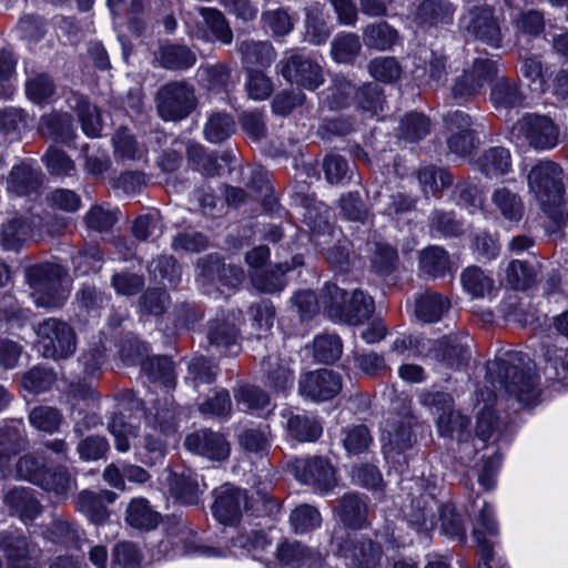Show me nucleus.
<instances>
[{"label": "nucleus", "mask_w": 568, "mask_h": 568, "mask_svg": "<svg viewBox=\"0 0 568 568\" xmlns=\"http://www.w3.org/2000/svg\"><path fill=\"white\" fill-rule=\"evenodd\" d=\"M235 131V122L226 113L212 114L204 128V135L211 143H220L230 138Z\"/></svg>", "instance_id": "bf43d9fd"}, {"label": "nucleus", "mask_w": 568, "mask_h": 568, "mask_svg": "<svg viewBox=\"0 0 568 568\" xmlns=\"http://www.w3.org/2000/svg\"><path fill=\"white\" fill-rule=\"evenodd\" d=\"M343 388V377L338 372L320 368L307 372L298 382L300 394L313 402H326L336 397Z\"/></svg>", "instance_id": "f8f14e48"}, {"label": "nucleus", "mask_w": 568, "mask_h": 568, "mask_svg": "<svg viewBox=\"0 0 568 568\" xmlns=\"http://www.w3.org/2000/svg\"><path fill=\"white\" fill-rule=\"evenodd\" d=\"M168 483L171 494L185 505H196L204 490L201 488L199 475L185 466L171 468Z\"/></svg>", "instance_id": "dca6fc26"}, {"label": "nucleus", "mask_w": 568, "mask_h": 568, "mask_svg": "<svg viewBox=\"0 0 568 568\" xmlns=\"http://www.w3.org/2000/svg\"><path fill=\"white\" fill-rule=\"evenodd\" d=\"M476 164L487 178H499L511 170V155L508 149L494 146L486 150L477 159Z\"/></svg>", "instance_id": "bb28decb"}, {"label": "nucleus", "mask_w": 568, "mask_h": 568, "mask_svg": "<svg viewBox=\"0 0 568 568\" xmlns=\"http://www.w3.org/2000/svg\"><path fill=\"white\" fill-rule=\"evenodd\" d=\"M528 187L540 210L557 225L565 224V186L562 168L550 160L538 161L529 171Z\"/></svg>", "instance_id": "f257e3e1"}, {"label": "nucleus", "mask_w": 568, "mask_h": 568, "mask_svg": "<svg viewBox=\"0 0 568 568\" xmlns=\"http://www.w3.org/2000/svg\"><path fill=\"white\" fill-rule=\"evenodd\" d=\"M448 253L439 246H429L419 253V268L432 276H442L449 270Z\"/></svg>", "instance_id": "8fccbe9b"}, {"label": "nucleus", "mask_w": 568, "mask_h": 568, "mask_svg": "<svg viewBox=\"0 0 568 568\" xmlns=\"http://www.w3.org/2000/svg\"><path fill=\"white\" fill-rule=\"evenodd\" d=\"M320 304L329 318L342 322L347 304L346 292L336 284L327 283L320 294Z\"/></svg>", "instance_id": "37998d69"}, {"label": "nucleus", "mask_w": 568, "mask_h": 568, "mask_svg": "<svg viewBox=\"0 0 568 568\" xmlns=\"http://www.w3.org/2000/svg\"><path fill=\"white\" fill-rule=\"evenodd\" d=\"M112 141L116 158L122 160H140L145 154V150L139 146L134 136L124 128L115 132Z\"/></svg>", "instance_id": "338daca9"}, {"label": "nucleus", "mask_w": 568, "mask_h": 568, "mask_svg": "<svg viewBox=\"0 0 568 568\" xmlns=\"http://www.w3.org/2000/svg\"><path fill=\"white\" fill-rule=\"evenodd\" d=\"M4 505L12 515L18 516L22 521L36 519L41 513V505L33 496L31 489L14 487L4 496Z\"/></svg>", "instance_id": "5701e85b"}, {"label": "nucleus", "mask_w": 568, "mask_h": 568, "mask_svg": "<svg viewBox=\"0 0 568 568\" xmlns=\"http://www.w3.org/2000/svg\"><path fill=\"white\" fill-rule=\"evenodd\" d=\"M331 29L327 26L324 8L313 4L306 9L304 40L313 45H321L327 41Z\"/></svg>", "instance_id": "f704fd0d"}, {"label": "nucleus", "mask_w": 568, "mask_h": 568, "mask_svg": "<svg viewBox=\"0 0 568 568\" xmlns=\"http://www.w3.org/2000/svg\"><path fill=\"white\" fill-rule=\"evenodd\" d=\"M314 356L322 363H334L343 353V343L338 335L323 334L314 338Z\"/></svg>", "instance_id": "13d9d810"}, {"label": "nucleus", "mask_w": 568, "mask_h": 568, "mask_svg": "<svg viewBox=\"0 0 568 568\" xmlns=\"http://www.w3.org/2000/svg\"><path fill=\"white\" fill-rule=\"evenodd\" d=\"M65 277L67 272L58 264L42 263L28 267L26 280L32 290L34 304L45 308L62 306L69 296Z\"/></svg>", "instance_id": "f03ea898"}, {"label": "nucleus", "mask_w": 568, "mask_h": 568, "mask_svg": "<svg viewBox=\"0 0 568 568\" xmlns=\"http://www.w3.org/2000/svg\"><path fill=\"white\" fill-rule=\"evenodd\" d=\"M375 305L371 296L355 290L347 302L342 322L358 325L367 321L374 313Z\"/></svg>", "instance_id": "a19ab883"}, {"label": "nucleus", "mask_w": 568, "mask_h": 568, "mask_svg": "<svg viewBox=\"0 0 568 568\" xmlns=\"http://www.w3.org/2000/svg\"><path fill=\"white\" fill-rule=\"evenodd\" d=\"M126 523L138 529H154L161 520V515L153 510L145 498H133L125 514Z\"/></svg>", "instance_id": "72a5a7b5"}, {"label": "nucleus", "mask_w": 568, "mask_h": 568, "mask_svg": "<svg viewBox=\"0 0 568 568\" xmlns=\"http://www.w3.org/2000/svg\"><path fill=\"white\" fill-rule=\"evenodd\" d=\"M449 308V301L442 294L426 292L416 301L415 313L425 323H434L442 318Z\"/></svg>", "instance_id": "58836bf2"}, {"label": "nucleus", "mask_w": 568, "mask_h": 568, "mask_svg": "<svg viewBox=\"0 0 568 568\" xmlns=\"http://www.w3.org/2000/svg\"><path fill=\"white\" fill-rule=\"evenodd\" d=\"M42 183V175L33 168L21 164L14 166L8 178V191L16 195L36 193Z\"/></svg>", "instance_id": "c85d7f7f"}, {"label": "nucleus", "mask_w": 568, "mask_h": 568, "mask_svg": "<svg viewBox=\"0 0 568 568\" xmlns=\"http://www.w3.org/2000/svg\"><path fill=\"white\" fill-rule=\"evenodd\" d=\"M493 213L508 222L518 223L525 214V204L519 193L507 186L496 187L490 196Z\"/></svg>", "instance_id": "4be33fe9"}, {"label": "nucleus", "mask_w": 568, "mask_h": 568, "mask_svg": "<svg viewBox=\"0 0 568 568\" xmlns=\"http://www.w3.org/2000/svg\"><path fill=\"white\" fill-rule=\"evenodd\" d=\"M488 375L494 387L499 384L525 406L534 405L537 402L538 382L530 367L515 365L510 359L498 358L488 366Z\"/></svg>", "instance_id": "7ed1b4c3"}, {"label": "nucleus", "mask_w": 568, "mask_h": 568, "mask_svg": "<svg viewBox=\"0 0 568 568\" xmlns=\"http://www.w3.org/2000/svg\"><path fill=\"white\" fill-rule=\"evenodd\" d=\"M537 274L535 266L515 260L506 268V283L514 290L525 291L535 284Z\"/></svg>", "instance_id": "49530a36"}, {"label": "nucleus", "mask_w": 568, "mask_h": 568, "mask_svg": "<svg viewBox=\"0 0 568 568\" xmlns=\"http://www.w3.org/2000/svg\"><path fill=\"white\" fill-rule=\"evenodd\" d=\"M385 97L381 87L368 83L358 89L357 104L372 116L378 115L384 110Z\"/></svg>", "instance_id": "774afa93"}, {"label": "nucleus", "mask_w": 568, "mask_h": 568, "mask_svg": "<svg viewBox=\"0 0 568 568\" xmlns=\"http://www.w3.org/2000/svg\"><path fill=\"white\" fill-rule=\"evenodd\" d=\"M417 179L426 196H438L442 191L453 184V175L445 169L425 165L418 170Z\"/></svg>", "instance_id": "4c0bfd02"}, {"label": "nucleus", "mask_w": 568, "mask_h": 568, "mask_svg": "<svg viewBox=\"0 0 568 568\" xmlns=\"http://www.w3.org/2000/svg\"><path fill=\"white\" fill-rule=\"evenodd\" d=\"M518 143H526L537 151L554 149L559 142L558 125L546 115L527 114L511 130Z\"/></svg>", "instance_id": "39448f33"}, {"label": "nucleus", "mask_w": 568, "mask_h": 568, "mask_svg": "<svg viewBox=\"0 0 568 568\" xmlns=\"http://www.w3.org/2000/svg\"><path fill=\"white\" fill-rule=\"evenodd\" d=\"M75 111L81 123L82 131L89 138H97L102 130L101 114L99 110L91 105L85 99H79Z\"/></svg>", "instance_id": "0e129e2a"}, {"label": "nucleus", "mask_w": 568, "mask_h": 568, "mask_svg": "<svg viewBox=\"0 0 568 568\" xmlns=\"http://www.w3.org/2000/svg\"><path fill=\"white\" fill-rule=\"evenodd\" d=\"M363 40L368 48L387 50L396 42L397 31L386 22L372 23L364 29Z\"/></svg>", "instance_id": "de8ad7c7"}, {"label": "nucleus", "mask_w": 568, "mask_h": 568, "mask_svg": "<svg viewBox=\"0 0 568 568\" xmlns=\"http://www.w3.org/2000/svg\"><path fill=\"white\" fill-rule=\"evenodd\" d=\"M435 356L447 367H460L466 364L470 357L469 349L453 338H443L437 343Z\"/></svg>", "instance_id": "a18cd8bd"}, {"label": "nucleus", "mask_w": 568, "mask_h": 568, "mask_svg": "<svg viewBox=\"0 0 568 568\" xmlns=\"http://www.w3.org/2000/svg\"><path fill=\"white\" fill-rule=\"evenodd\" d=\"M185 448L210 460L223 462L229 458L231 445L226 437L210 429H201L186 436Z\"/></svg>", "instance_id": "4468645a"}, {"label": "nucleus", "mask_w": 568, "mask_h": 568, "mask_svg": "<svg viewBox=\"0 0 568 568\" xmlns=\"http://www.w3.org/2000/svg\"><path fill=\"white\" fill-rule=\"evenodd\" d=\"M237 49L248 69L253 65L268 67L276 58V52L268 41L247 39L241 41Z\"/></svg>", "instance_id": "7c9ffc66"}, {"label": "nucleus", "mask_w": 568, "mask_h": 568, "mask_svg": "<svg viewBox=\"0 0 568 568\" xmlns=\"http://www.w3.org/2000/svg\"><path fill=\"white\" fill-rule=\"evenodd\" d=\"M303 265V257L295 255L291 263H280L267 271H254L251 273V281L256 290L263 293H276L285 285V274L293 268Z\"/></svg>", "instance_id": "6ab92c4d"}, {"label": "nucleus", "mask_w": 568, "mask_h": 568, "mask_svg": "<svg viewBox=\"0 0 568 568\" xmlns=\"http://www.w3.org/2000/svg\"><path fill=\"white\" fill-rule=\"evenodd\" d=\"M213 494L212 514L214 518L224 526L239 524L247 504L246 491L232 485H223Z\"/></svg>", "instance_id": "ddd939ff"}, {"label": "nucleus", "mask_w": 568, "mask_h": 568, "mask_svg": "<svg viewBox=\"0 0 568 568\" xmlns=\"http://www.w3.org/2000/svg\"><path fill=\"white\" fill-rule=\"evenodd\" d=\"M459 28L466 38L478 39L489 45L500 44V29L493 11L487 6L469 8L459 20Z\"/></svg>", "instance_id": "9d476101"}, {"label": "nucleus", "mask_w": 568, "mask_h": 568, "mask_svg": "<svg viewBox=\"0 0 568 568\" xmlns=\"http://www.w3.org/2000/svg\"><path fill=\"white\" fill-rule=\"evenodd\" d=\"M291 467L298 481L311 485L321 493L331 490L337 484L334 466L323 456L296 458Z\"/></svg>", "instance_id": "6e6552de"}, {"label": "nucleus", "mask_w": 568, "mask_h": 568, "mask_svg": "<svg viewBox=\"0 0 568 568\" xmlns=\"http://www.w3.org/2000/svg\"><path fill=\"white\" fill-rule=\"evenodd\" d=\"M265 384L276 393H285L293 386L294 372L277 357H267L262 363Z\"/></svg>", "instance_id": "c756f323"}, {"label": "nucleus", "mask_w": 568, "mask_h": 568, "mask_svg": "<svg viewBox=\"0 0 568 568\" xmlns=\"http://www.w3.org/2000/svg\"><path fill=\"white\" fill-rule=\"evenodd\" d=\"M335 510L339 519L351 528L359 529L366 521V503L355 494L343 496Z\"/></svg>", "instance_id": "c9c22d12"}, {"label": "nucleus", "mask_w": 568, "mask_h": 568, "mask_svg": "<svg viewBox=\"0 0 568 568\" xmlns=\"http://www.w3.org/2000/svg\"><path fill=\"white\" fill-rule=\"evenodd\" d=\"M498 73L496 61L490 59H476L470 70L465 71L455 81L452 94L457 102H466L480 93L486 83Z\"/></svg>", "instance_id": "9b49d317"}, {"label": "nucleus", "mask_w": 568, "mask_h": 568, "mask_svg": "<svg viewBox=\"0 0 568 568\" xmlns=\"http://www.w3.org/2000/svg\"><path fill=\"white\" fill-rule=\"evenodd\" d=\"M199 275L205 281H220L226 286H236L243 280V271L225 265L217 255H209L197 262Z\"/></svg>", "instance_id": "412c9836"}, {"label": "nucleus", "mask_w": 568, "mask_h": 568, "mask_svg": "<svg viewBox=\"0 0 568 568\" xmlns=\"http://www.w3.org/2000/svg\"><path fill=\"white\" fill-rule=\"evenodd\" d=\"M39 131L43 136L62 143L70 142L74 136L72 119L68 113L52 112L43 115L40 121Z\"/></svg>", "instance_id": "2f4dec72"}, {"label": "nucleus", "mask_w": 568, "mask_h": 568, "mask_svg": "<svg viewBox=\"0 0 568 568\" xmlns=\"http://www.w3.org/2000/svg\"><path fill=\"white\" fill-rule=\"evenodd\" d=\"M490 99L497 106L514 108L521 103L524 97L516 81L503 77L493 85Z\"/></svg>", "instance_id": "09e8293b"}, {"label": "nucleus", "mask_w": 568, "mask_h": 568, "mask_svg": "<svg viewBox=\"0 0 568 568\" xmlns=\"http://www.w3.org/2000/svg\"><path fill=\"white\" fill-rule=\"evenodd\" d=\"M200 13L215 40L224 44L232 42L233 32L221 11L212 8H201Z\"/></svg>", "instance_id": "680f3d73"}, {"label": "nucleus", "mask_w": 568, "mask_h": 568, "mask_svg": "<svg viewBox=\"0 0 568 568\" xmlns=\"http://www.w3.org/2000/svg\"><path fill=\"white\" fill-rule=\"evenodd\" d=\"M261 21L275 37H284L291 33L295 22L294 17L290 13L288 9L285 8L263 11Z\"/></svg>", "instance_id": "864d4df0"}, {"label": "nucleus", "mask_w": 568, "mask_h": 568, "mask_svg": "<svg viewBox=\"0 0 568 568\" xmlns=\"http://www.w3.org/2000/svg\"><path fill=\"white\" fill-rule=\"evenodd\" d=\"M237 337V328L229 322L214 321L207 334L209 342L212 346H215L221 354L232 356L241 352Z\"/></svg>", "instance_id": "cd10ccee"}, {"label": "nucleus", "mask_w": 568, "mask_h": 568, "mask_svg": "<svg viewBox=\"0 0 568 568\" xmlns=\"http://www.w3.org/2000/svg\"><path fill=\"white\" fill-rule=\"evenodd\" d=\"M454 7L448 0H423L414 16L420 27L448 24L453 20Z\"/></svg>", "instance_id": "b1692460"}, {"label": "nucleus", "mask_w": 568, "mask_h": 568, "mask_svg": "<svg viewBox=\"0 0 568 568\" xmlns=\"http://www.w3.org/2000/svg\"><path fill=\"white\" fill-rule=\"evenodd\" d=\"M341 550L353 568H378L383 554L382 547L372 540L357 541Z\"/></svg>", "instance_id": "a878e982"}, {"label": "nucleus", "mask_w": 568, "mask_h": 568, "mask_svg": "<svg viewBox=\"0 0 568 568\" xmlns=\"http://www.w3.org/2000/svg\"><path fill=\"white\" fill-rule=\"evenodd\" d=\"M460 282L464 291L475 298L489 296L495 288L494 280L476 265L468 266L462 272Z\"/></svg>", "instance_id": "e433bc0d"}, {"label": "nucleus", "mask_w": 568, "mask_h": 568, "mask_svg": "<svg viewBox=\"0 0 568 568\" xmlns=\"http://www.w3.org/2000/svg\"><path fill=\"white\" fill-rule=\"evenodd\" d=\"M154 425L144 436V448L150 455L146 465H154L166 453L165 438L174 436L178 432V408L173 402L164 407L155 406Z\"/></svg>", "instance_id": "0eeeda50"}, {"label": "nucleus", "mask_w": 568, "mask_h": 568, "mask_svg": "<svg viewBox=\"0 0 568 568\" xmlns=\"http://www.w3.org/2000/svg\"><path fill=\"white\" fill-rule=\"evenodd\" d=\"M400 136L408 142H417L430 132L429 119L424 114L408 113L400 123Z\"/></svg>", "instance_id": "69168bd1"}, {"label": "nucleus", "mask_w": 568, "mask_h": 568, "mask_svg": "<svg viewBox=\"0 0 568 568\" xmlns=\"http://www.w3.org/2000/svg\"><path fill=\"white\" fill-rule=\"evenodd\" d=\"M280 67L283 78L292 84L315 90L324 83L322 65L298 52L292 51L280 62Z\"/></svg>", "instance_id": "1a4fd4ad"}, {"label": "nucleus", "mask_w": 568, "mask_h": 568, "mask_svg": "<svg viewBox=\"0 0 568 568\" xmlns=\"http://www.w3.org/2000/svg\"><path fill=\"white\" fill-rule=\"evenodd\" d=\"M109 430L114 437L116 450L125 453L131 447V440L139 435V426L126 422L122 415H115L109 424Z\"/></svg>", "instance_id": "4d7b16f0"}, {"label": "nucleus", "mask_w": 568, "mask_h": 568, "mask_svg": "<svg viewBox=\"0 0 568 568\" xmlns=\"http://www.w3.org/2000/svg\"><path fill=\"white\" fill-rule=\"evenodd\" d=\"M158 59L162 67L170 70L189 69L196 61L195 54L189 48L178 44L162 47Z\"/></svg>", "instance_id": "c03bdc74"}, {"label": "nucleus", "mask_w": 568, "mask_h": 568, "mask_svg": "<svg viewBox=\"0 0 568 568\" xmlns=\"http://www.w3.org/2000/svg\"><path fill=\"white\" fill-rule=\"evenodd\" d=\"M521 75L529 82L532 91L544 93L547 89L548 68L544 67L538 57H526L521 60Z\"/></svg>", "instance_id": "3c124183"}, {"label": "nucleus", "mask_w": 568, "mask_h": 568, "mask_svg": "<svg viewBox=\"0 0 568 568\" xmlns=\"http://www.w3.org/2000/svg\"><path fill=\"white\" fill-rule=\"evenodd\" d=\"M290 523L296 534H305L322 525V516L316 507L302 504L291 513Z\"/></svg>", "instance_id": "603ef678"}, {"label": "nucleus", "mask_w": 568, "mask_h": 568, "mask_svg": "<svg viewBox=\"0 0 568 568\" xmlns=\"http://www.w3.org/2000/svg\"><path fill=\"white\" fill-rule=\"evenodd\" d=\"M116 497V494L111 490H100L99 493L83 490L78 496L77 509L84 514L91 523L102 524L109 518L105 503L112 504Z\"/></svg>", "instance_id": "aec40b11"}, {"label": "nucleus", "mask_w": 568, "mask_h": 568, "mask_svg": "<svg viewBox=\"0 0 568 568\" xmlns=\"http://www.w3.org/2000/svg\"><path fill=\"white\" fill-rule=\"evenodd\" d=\"M495 399V392L489 390L487 403L483 406V408H480V410L477 414L475 433L476 436L483 442L489 440L498 428V420L493 407Z\"/></svg>", "instance_id": "5fc2aeb1"}, {"label": "nucleus", "mask_w": 568, "mask_h": 568, "mask_svg": "<svg viewBox=\"0 0 568 568\" xmlns=\"http://www.w3.org/2000/svg\"><path fill=\"white\" fill-rule=\"evenodd\" d=\"M37 344L45 358L63 359L75 352L77 336L67 322L51 317L38 325Z\"/></svg>", "instance_id": "20e7f679"}, {"label": "nucleus", "mask_w": 568, "mask_h": 568, "mask_svg": "<svg viewBox=\"0 0 568 568\" xmlns=\"http://www.w3.org/2000/svg\"><path fill=\"white\" fill-rule=\"evenodd\" d=\"M27 444L22 419H12L0 428V471L3 477L10 473L8 465L11 457L23 450Z\"/></svg>", "instance_id": "f3484780"}, {"label": "nucleus", "mask_w": 568, "mask_h": 568, "mask_svg": "<svg viewBox=\"0 0 568 568\" xmlns=\"http://www.w3.org/2000/svg\"><path fill=\"white\" fill-rule=\"evenodd\" d=\"M34 221L26 217H13L2 224L0 244L4 250H19L33 234Z\"/></svg>", "instance_id": "393cba45"}, {"label": "nucleus", "mask_w": 568, "mask_h": 568, "mask_svg": "<svg viewBox=\"0 0 568 568\" xmlns=\"http://www.w3.org/2000/svg\"><path fill=\"white\" fill-rule=\"evenodd\" d=\"M361 48L362 45L357 34L342 33L332 42V55L337 62H352L358 55Z\"/></svg>", "instance_id": "052dcab7"}, {"label": "nucleus", "mask_w": 568, "mask_h": 568, "mask_svg": "<svg viewBox=\"0 0 568 568\" xmlns=\"http://www.w3.org/2000/svg\"><path fill=\"white\" fill-rule=\"evenodd\" d=\"M196 105L193 87L185 82H170L156 94V109L165 121H180L190 115Z\"/></svg>", "instance_id": "423d86ee"}, {"label": "nucleus", "mask_w": 568, "mask_h": 568, "mask_svg": "<svg viewBox=\"0 0 568 568\" xmlns=\"http://www.w3.org/2000/svg\"><path fill=\"white\" fill-rule=\"evenodd\" d=\"M0 549L6 557L7 568H41L34 555L36 548L24 536L2 532Z\"/></svg>", "instance_id": "2eb2a0df"}, {"label": "nucleus", "mask_w": 568, "mask_h": 568, "mask_svg": "<svg viewBox=\"0 0 568 568\" xmlns=\"http://www.w3.org/2000/svg\"><path fill=\"white\" fill-rule=\"evenodd\" d=\"M37 486L57 496L64 497L72 489L73 480L67 468L58 467L53 470L47 469Z\"/></svg>", "instance_id": "6e6d98bb"}, {"label": "nucleus", "mask_w": 568, "mask_h": 568, "mask_svg": "<svg viewBox=\"0 0 568 568\" xmlns=\"http://www.w3.org/2000/svg\"><path fill=\"white\" fill-rule=\"evenodd\" d=\"M240 410L260 415L271 404L270 396L260 387L253 385L241 386L234 394Z\"/></svg>", "instance_id": "ea45409f"}, {"label": "nucleus", "mask_w": 568, "mask_h": 568, "mask_svg": "<svg viewBox=\"0 0 568 568\" xmlns=\"http://www.w3.org/2000/svg\"><path fill=\"white\" fill-rule=\"evenodd\" d=\"M437 428L440 436L460 443L467 442L471 437L470 419L458 410L440 414L437 419Z\"/></svg>", "instance_id": "473e14b6"}, {"label": "nucleus", "mask_w": 568, "mask_h": 568, "mask_svg": "<svg viewBox=\"0 0 568 568\" xmlns=\"http://www.w3.org/2000/svg\"><path fill=\"white\" fill-rule=\"evenodd\" d=\"M281 415L285 419L286 435L298 443L316 442L323 433V426L315 416L287 409L283 410Z\"/></svg>", "instance_id": "a211bd4d"}, {"label": "nucleus", "mask_w": 568, "mask_h": 568, "mask_svg": "<svg viewBox=\"0 0 568 568\" xmlns=\"http://www.w3.org/2000/svg\"><path fill=\"white\" fill-rule=\"evenodd\" d=\"M29 422L38 430L52 434L59 430L62 415L54 407L38 406L30 412Z\"/></svg>", "instance_id": "e2e57ef3"}, {"label": "nucleus", "mask_w": 568, "mask_h": 568, "mask_svg": "<svg viewBox=\"0 0 568 568\" xmlns=\"http://www.w3.org/2000/svg\"><path fill=\"white\" fill-rule=\"evenodd\" d=\"M142 369L151 382L159 383L165 388L175 385L173 362L166 356L152 357L142 363Z\"/></svg>", "instance_id": "79ce46f5"}]
</instances>
